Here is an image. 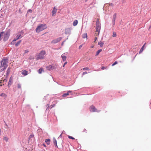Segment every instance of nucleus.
Returning <instances> with one entry per match:
<instances>
[{
  "instance_id": "f257e3e1",
  "label": "nucleus",
  "mask_w": 151,
  "mask_h": 151,
  "mask_svg": "<svg viewBox=\"0 0 151 151\" xmlns=\"http://www.w3.org/2000/svg\"><path fill=\"white\" fill-rule=\"evenodd\" d=\"M47 28V26L46 24H41L37 26L36 29V31L37 33H39Z\"/></svg>"
},
{
  "instance_id": "f03ea898",
  "label": "nucleus",
  "mask_w": 151,
  "mask_h": 151,
  "mask_svg": "<svg viewBox=\"0 0 151 151\" xmlns=\"http://www.w3.org/2000/svg\"><path fill=\"white\" fill-rule=\"evenodd\" d=\"M23 33L24 32L22 30L20 32H18L17 33V35L16 37L11 42V44H13L12 43L13 42L16 41L18 39L22 38L23 36Z\"/></svg>"
},
{
  "instance_id": "7ed1b4c3",
  "label": "nucleus",
  "mask_w": 151,
  "mask_h": 151,
  "mask_svg": "<svg viewBox=\"0 0 151 151\" xmlns=\"http://www.w3.org/2000/svg\"><path fill=\"white\" fill-rule=\"evenodd\" d=\"M1 65L0 67V68H2L4 67L5 68H6L8 66L7 64L8 63V60L7 59H4L2 60L1 62Z\"/></svg>"
},
{
  "instance_id": "20e7f679",
  "label": "nucleus",
  "mask_w": 151,
  "mask_h": 151,
  "mask_svg": "<svg viewBox=\"0 0 151 151\" xmlns=\"http://www.w3.org/2000/svg\"><path fill=\"white\" fill-rule=\"evenodd\" d=\"M10 34V29H9L4 34V38H3V40L4 41H7L9 38Z\"/></svg>"
},
{
  "instance_id": "39448f33",
  "label": "nucleus",
  "mask_w": 151,
  "mask_h": 151,
  "mask_svg": "<svg viewBox=\"0 0 151 151\" xmlns=\"http://www.w3.org/2000/svg\"><path fill=\"white\" fill-rule=\"evenodd\" d=\"M46 52L45 50H42L37 55V59H43L44 58V55L45 54Z\"/></svg>"
},
{
  "instance_id": "423d86ee",
  "label": "nucleus",
  "mask_w": 151,
  "mask_h": 151,
  "mask_svg": "<svg viewBox=\"0 0 151 151\" xmlns=\"http://www.w3.org/2000/svg\"><path fill=\"white\" fill-rule=\"evenodd\" d=\"M96 31L98 32L99 34L101 29V26L100 25L99 20L98 19L96 21Z\"/></svg>"
},
{
  "instance_id": "0eeeda50",
  "label": "nucleus",
  "mask_w": 151,
  "mask_h": 151,
  "mask_svg": "<svg viewBox=\"0 0 151 151\" xmlns=\"http://www.w3.org/2000/svg\"><path fill=\"white\" fill-rule=\"evenodd\" d=\"M63 38L62 37H60L57 39L52 40L51 41V43L53 44H56L59 42L60 40H61Z\"/></svg>"
},
{
  "instance_id": "6e6552de",
  "label": "nucleus",
  "mask_w": 151,
  "mask_h": 151,
  "mask_svg": "<svg viewBox=\"0 0 151 151\" xmlns=\"http://www.w3.org/2000/svg\"><path fill=\"white\" fill-rule=\"evenodd\" d=\"M90 111L91 112H95V111H96V112H99V111H97L96 110V108H95V107L93 105H92L91 106V108H90Z\"/></svg>"
},
{
  "instance_id": "1a4fd4ad",
  "label": "nucleus",
  "mask_w": 151,
  "mask_h": 151,
  "mask_svg": "<svg viewBox=\"0 0 151 151\" xmlns=\"http://www.w3.org/2000/svg\"><path fill=\"white\" fill-rule=\"evenodd\" d=\"M65 33L66 35H70L71 34L70 29L69 28L66 29L65 30Z\"/></svg>"
},
{
  "instance_id": "9d476101",
  "label": "nucleus",
  "mask_w": 151,
  "mask_h": 151,
  "mask_svg": "<svg viewBox=\"0 0 151 151\" xmlns=\"http://www.w3.org/2000/svg\"><path fill=\"white\" fill-rule=\"evenodd\" d=\"M67 53H65L61 55V57L63 61H65L66 60V55L67 54Z\"/></svg>"
},
{
  "instance_id": "9b49d317",
  "label": "nucleus",
  "mask_w": 151,
  "mask_h": 151,
  "mask_svg": "<svg viewBox=\"0 0 151 151\" xmlns=\"http://www.w3.org/2000/svg\"><path fill=\"white\" fill-rule=\"evenodd\" d=\"M46 68L47 70L49 71L52 70L53 69H54V67H53L52 65H50L46 67Z\"/></svg>"
},
{
  "instance_id": "f8f14e48",
  "label": "nucleus",
  "mask_w": 151,
  "mask_h": 151,
  "mask_svg": "<svg viewBox=\"0 0 151 151\" xmlns=\"http://www.w3.org/2000/svg\"><path fill=\"white\" fill-rule=\"evenodd\" d=\"M57 9H56L55 7H54L53 9L52 12V16H53V15L56 13L57 11Z\"/></svg>"
},
{
  "instance_id": "ddd939ff",
  "label": "nucleus",
  "mask_w": 151,
  "mask_h": 151,
  "mask_svg": "<svg viewBox=\"0 0 151 151\" xmlns=\"http://www.w3.org/2000/svg\"><path fill=\"white\" fill-rule=\"evenodd\" d=\"M12 77H11L10 78H9V81L8 82V87H10V86L12 84Z\"/></svg>"
},
{
  "instance_id": "4468645a",
  "label": "nucleus",
  "mask_w": 151,
  "mask_h": 151,
  "mask_svg": "<svg viewBox=\"0 0 151 151\" xmlns=\"http://www.w3.org/2000/svg\"><path fill=\"white\" fill-rule=\"evenodd\" d=\"M22 74L24 76H26L28 74V71L26 70H24L22 71Z\"/></svg>"
},
{
  "instance_id": "2eb2a0df",
  "label": "nucleus",
  "mask_w": 151,
  "mask_h": 151,
  "mask_svg": "<svg viewBox=\"0 0 151 151\" xmlns=\"http://www.w3.org/2000/svg\"><path fill=\"white\" fill-rule=\"evenodd\" d=\"M78 21L77 20H75L73 22V26H76L78 24Z\"/></svg>"
},
{
  "instance_id": "dca6fc26",
  "label": "nucleus",
  "mask_w": 151,
  "mask_h": 151,
  "mask_svg": "<svg viewBox=\"0 0 151 151\" xmlns=\"http://www.w3.org/2000/svg\"><path fill=\"white\" fill-rule=\"evenodd\" d=\"M10 68H8L6 70V75L7 76H8L10 73Z\"/></svg>"
},
{
  "instance_id": "f3484780",
  "label": "nucleus",
  "mask_w": 151,
  "mask_h": 151,
  "mask_svg": "<svg viewBox=\"0 0 151 151\" xmlns=\"http://www.w3.org/2000/svg\"><path fill=\"white\" fill-rule=\"evenodd\" d=\"M53 142L54 144L57 147H58V146L57 143V141L55 139V138L53 139Z\"/></svg>"
},
{
  "instance_id": "a211bd4d",
  "label": "nucleus",
  "mask_w": 151,
  "mask_h": 151,
  "mask_svg": "<svg viewBox=\"0 0 151 151\" xmlns=\"http://www.w3.org/2000/svg\"><path fill=\"white\" fill-rule=\"evenodd\" d=\"M116 13H115L113 16V19L112 21H115L116 19Z\"/></svg>"
},
{
  "instance_id": "6ab92c4d",
  "label": "nucleus",
  "mask_w": 151,
  "mask_h": 151,
  "mask_svg": "<svg viewBox=\"0 0 151 151\" xmlns=\"http://www.w3.org/2000/svg\"><path fill=\"white\" fill-rule=\"evenodd\" d=\"M102 50L101 49H100L98 50L96 52V54L95 55L96 56L98 55L99 54L100 52H101Z\"/></svg>"
},
{
  "instance_id": "aec40b11",
  "label": "nucleus",
  "mask_w": 151,
  "mask_h": 151,
  "mask_svg": "<svg viewBox=\"0 0 151 151\" xmlns=\"http://www.w3.org/2000/svg\"><path fill=\"white\" fill-rule=\"evenodd\" d=\"M50 139H46L45 140V142L48 145H49L50 143Z\"/></svg>"
},
{
  "instance_id": "412c9836",
  "label": "nucleus",
  "mask_w": 151,
  "mask_h": 151,
  "mask_svg": "<svg viewBox=\"0 0 151 151\" xmlns=\"http://www.w3.org/2000/svg\"><path fill=\"white\" fill-rule=\"evenodd\" d=\"M87 34L86 33H85L82 35V37L84 39L86 38H87Z\"/></svg>"
},
{
  "instance_id": "4be33fe9",
  "label": "nucleus",
  "mask_w": 151,
  "mask_h": 151,
  "mask_svg": "<svg viewBox=\"0 0 151 151\" xmlns=\"http://www.w3.org/2000/svg\"><path fill=\"white\" fill-rule=\"evenodd\" d=\"M22 41L21 40H19L18 41L15 45L16 47H17L20 44V43Z\"/></svg>"
},
{
  "instance_id": "5701e85b",
  "label": "nucleus",
  "mask_w": 151,
  "mask_h": 151,
  "mask_svg": "<svg viewBox=\"0 0 151 151\" xmlns=\"http://www.w3.org/2000/svg\"><path fill=\"white\" fill-rule=\"evenodd\" d=\"M0 96H1L4 97V98H5L7 96L4 93H1V94H0Z\"/></svg>"
},
{
  "instance_id": "b1692460",
  "label": "nucleus",
  "mask_w": 151,
  "mask_h": 151,
  "mask_svg": "<svg viewBox=\"0 0 151 151\" xmlns=\"http://www.w3.org/2000/svg\"><path fill=\"white\" fill-rule=\"evenodd\" d=\"M145 44H144L143 45V46H142V48H141L140 51H139V53H140L141 52H142L143 50V49H144V46H145Z\"/></svg>"
},
{
  "instance_id": "393cba45",
  "label": "nucleus",
  "mask_w": 151,
  "mask_h": 151,
  "mask_svg": "<svg viewBox=\"0 0 151 151\" xmlns=\"http://www.w3.org/2000/svg\"><path fill=\"white\" fill-rule=\"evenodd\" d=\"M104 44V43L102 42H99L98 43V45H100L101 47H102Z\"/></svg>"
},
{
  "instance_id": "a878e982",
  "label": "nucleus",
  "mask_w": 151,
  "mask_h": 151,
  "mask_svg": "<svg viewBox=\"0 0 151 151\" xmlns=\"http://www.w3.org/2000/svg\"><path fill=\"white\" fill-rule=\"evenodd\" d=\"M3 139L6 142H7L8 141L9 138H8L7 137H4Z\"/></svg>"
},
{
  "instance_id": "bb28decb",
  "label": "nucleus",
  "mask_w": 151,
  "mask_h": 151,
  "mask_svg": "<svg viewBox=\"0 0 151 151\" xmlns=\"http://www.w3.org/2000/svg\"><path fill=\"white\" fill-rule=\"evenodd\" d=\"M42 70H43L42 68H41L38 70V72L40 74L42 73Z\"/></svg>"
},
{
  "instance_id": "cd10ccee",
  "label": "nucleus",
  "mask_w": 151,
  "mask_h": 151,
  "mask_svg": "<svg viewBox=\"0 0 151 151\" xmlns=\"http://www.w3.org/2000/svg\"><path fill=\"white\" fill-rule=\"evenodd\" d=\"M68 94H69V93H68V92H67L66 93H65L63 94L62 95V96L63 97H66Z\"/></svg>"
},
{
  "instance_id": "c85d7f7f",
  "label": "nucleus",
  "mask_w": 151,
  "mask_h": 151,
  "mask_svg": "<svg viewBox=\"0 0 151 151\" xmlns=\"http://www.w3.org/2000/svg\"><path fill=\"white\" fill-rule=\"evenodd\" d=\"M1 68V69L0 70V71H1V72L3 71H4L6 69V68H5V67H3L2 68Z\"/></svg>"
},
{
  "instance_id": "c756f323",
  "label": "nucleus",
  "mask_w": 151,
  "mask_h": 151,
  "mask_svg": "<svg viewBox=\"0 0 151 151\" xmlns=\"http://www.w3.org/2000/svg\"><path fill=\"white\" fill-rule=\"evenodd\" d=\"M116 32H114L113 33L112 36L113 37H116Z\"/></svg>"
},
{
  "instance_id": "7c9ffc66",
  "label": "nucleus",
  "mask_w": 151,
  "mask_h": 151,
  "mask_svg": "<svg viewBox=\"0 0 151 151\" xmlns=\"http://www.w3.org/2000/svg\"><path fill=\"white\" fill-rule=\"evenodd\" d=\"M68 137L70 139H75L72 136H68Z\"/></svg>"
},
{
  "instance_id": "2f4dec72",
  "label": "nucleus",
  "mask_w": 151,
  "mask_h": 151,
  "mask_svg": "<svg viewBox=\"0 0 151 151\" xmlns=\"http://www.w3.org/2000/svg\"><path fill=\"white\" fill-rule=\"evenodd\" d=\"M118 63V62L117 61H116L112 65V66H113L114 65H115L117 64Z\"/></svg>"
},
{
  "instance_id": "473e14b6",
  "label": "nucleus",
  "mask_w": 151,
  "mask_h": 151,
  "mask_svg": "<svg viewBox=\"0 0 151 151\" xmlns=\"http://www.w3.org/2000/svg\"><path fill=\"white\" fill-rule=\"evenodd\" d=\"M106 68V67H104V66H103L101 68V69L102 70H103Z\"/></svg>"
},
{
  "instance_id": "72a5a7b5",
  "label": "nucleus",
  "mask_w": 151,
  "mask_h": 151,
  "mask_svg": "<svg viewBox=\"0 0 151 151\" xmlns=\"http://www.w3.org/2000/svg\"><path fill=\"white\" fill-rule=\"evenodd\" d=\"M17 87L18 88H21V85L19 84H18V85H17Z\"/></svg>"
},
{
  "instance_id": "f704fd0d",
  "label": "nucleus",
  "mask_w": 151,
  "mask_h": 151,
  "mask_svg": "<svg viewBox=\"0 0 151 151\" xmlns=\"http://www.w3.org/2000/svg\"><path fill=\"white\" fill-rule=\"evenodd\" d=\"M34 58L32 56H30L29 57V59L30 60H31L33 59Z\"/></svg>"
},
{
  "instance_id": "c9c22d12",
  "label": "nucleus",
  "mask_w": 151,
  "mask_h": 151,
  "mask_svg": "<svg viewBox=\"0 0 151 151\" xmlns=\"http://www.w3.org/2000/svg\"><path fill=\"white\" fill-rule=\"evenodd\" d=\"M32 10L30 9H28L27 11V12L32 13Z\"/></svg>"
},
{
  "instance_id": "e433bc0d",
  "label": "nucleus",
  "mask_w": 151,
  "mask_h": 151,
  "mask_svg": "<svg viewBox=\"0 0 151 151\" xmlns=\"http://www.w3.org/2000/svg\"><path fill=\"white\" fill-rule=\"evenodd\" d=\"M109 6H114V5L112 3H109Z\"/></svg>"
},
{
  "instance_id": "4c0bfd02",
  "label": "nucleus",
  "mask_w": 151,
  "mask_h": 151,
  "mask_svg": "<svg viewBox=\"0 0 151 151\" xmlns=\"http://www.w3.org/2000/svg\"><path fill=\"white\" fill-rule=\"evenodd\" d=\"M83 70H87L88 69V68L87 67L83 68Z\"/></svg>"
},
{
  "instance_id": "58836bf2",
  "label": "nucleus",
  "mask_w": 151,
  "mask_h": 151,
  "mask_svg": "<svg viewBox=\"0 0 151 151\" xmlns=\"http://www.w3.org/2000/svg\"><path fill=\"white\" fill-rule=\"evenodd\" d=\"M47 100V98L46 97H45L43 99V101L44 102L45 101Z\"/></svg>"
},
{
  "instance_id": "ea45409f",
  "label": "nucleus",
  "mask_w": 151,
  "mask_h": 151,
  "mask_svg": "<svg viewBox=\"0 0 151 151\" xmlns=\"http://www.w3.org/2000/svg\"><path fill=\"white\" fill-rule=\"evenodd\" d=\"M115 21H112V22L113 26H114L115 25Z\"/></svg>"
},
{
  "instance_id": "a19ab883",
  "label": "nucleus",
  "mask_w": 151,
  "mask_h": 151,
  "mask_svg": "<svg viewBox=\"0 0 151 151\" xmlns=\"http://www.w3.org/2000/svg\"><path fill=\"white\" fill-rule=\"evenodd\" d=\"M82 46H83V45H80L79 46V49H80L82 47Z\"/></svg>"
},
{
  "instance_id": "79ce46f5",
  "label": "nucleus",
  "mask_w": 151,
  "mask_h": 151,
  "mask_svg": "<svg viewBox=\"0 0 151 151\" xmlns=\"http://www.w3.org/2000/svg\"><path fill=\"white\" fill-rule=\"evenodd\" d=\"M29 51L28 50H25L24 52L25 53H27Z\"/></svg>"
},
{
  "instance_id": "37998d69",
  "label": "nucleus",
  "mask_w": 151,
  "mask_h": 151,
  "mask_svg": "<svg viewBox=\"0 0 151 151\" xmlns=\"http://www.w3.org/2000/svg\"><path fill=\"white\" fill-rule=\"evenodd\" d=\"M47 106H48V107H47V109H46L47 110V109H49V104H47Z\"/></svg>"
},
{
  "instance_id": "c03bdc74",
  "label": "nucleus",
  "mask_w": 151,
  "mask_h": 151,
  "mask_svg": "<svg viewBox=\"0 0 151 151\" xmlns=\"http://www.w3.org/2000/svg\"><path fill=\"white\" fill-rule=\"evenodd\" d=\"M67 63V62H65L64 63V65H63V67H64V66Z\"/></svg>"
},
{
  "instance_id": "a18cd8bd",
  "label": "nucleus",
  "mask_w": 151,
  "mask_h": 151,
  "mask_svg": "<svg viewBox=\"0 0 151 151\" xmlns=\"http://www.w3.org/2000/svg\"><path fill=\"white\" fill-rule=\"evenodd\" d=\"M87 73L86 72H83V75H84L86 74H87Z\"/></svg>"
},
{
  "instance_id": "49530a36",
  "label": "nucleus",
  "mask_w": 151,
  "mask_h": 151,
  "mask_svg": "<svg viewBox=\"0 0 151 151\" xmlns=\"http://www.w3.org/2000/svg\"><path fill=\"white\" fill-rule=\"evenodd\" d=\"M34 136V135L33 134H31L30 135L29 137L30 138H31L32 137Z\"/></svg>"
},
{
  "instance_id": "de8ad7c7",
  "label": "nucleus",
  "mask_w": 151,
  "mask_h": 151,
  "mask_svg": "<svg viewBox=\"0 0 151 151\" xmlns=\"http://www.w3.org/2000/svg\"><path fill=\"white\" fill-rule=\"evenodd\" d=\"M55 106V104H53L52 106L51 107V108H52V107H53Z\"/></svg>"
},
{
  "instance_id": "09e8293b",
  "label": "nucleus",
  "mask_w": 151,
  "mask_h": 151,
  "mask_svg": "<svg viewBox=\"0 0 151 151\" xmlns=\"http://www.w3.org/2000/svg\"><path fill=\"white\" fill-rule=\"evenodd\" d=\"M86 129H83V132H86Z\"/></svg>"
},
{
  "instance_id": "8fccbe9b",
  "label": "nucleus",
  "mask_w": 151,
  "mask_h": 151,
  "mask_svg": "<svg viewBox=\"0 0 151 151\" xmlns=\"http://www.w3.org/2000/svg\"><path fill=\"white\" fill-rule=\"evenodd\" d=\"M65 41V40L64 41H63V42H62V44H61L62 45H63V44L64 43Z\"/></svg>"
},
{
  "instance_id": "3c124183",
  "label": "nucleus",
  "mask_w": 151,
  "mask_h": 151,
  "mask_svg": "<svg viewBox=\"0 0 151 151\" xmlns=\"http://www.w3.org/2000/svg\"><path fill=\"white\" fill-rule=\"evenodd\" d=\"M62 136V134H60V135L59 136V137H61Z\"/></svg>"
},
{
  "instance_id": "603ef678",
  "label": "nucleus",
  "mask_w": 151,
  "mask_h": 151,
  "mask_svg": "<svg viewBox=\"0 0 151 151\" xmlns=\"http://www.w3.org/2000/svg\"><path fill=\"white\" fill-rule=\"evenodd\" d=\"M151 28V25H150V27H149V29H149V30H150V28Z\"/></svg>"
},
{
  "instance_id": "864d4df0",
  "label": "nucleus",
  "mask_w": 151,
  "mask_h": 151,
  "mask_svg": "<svg viewBox=\"0 0 151 151\" xmlns=\"http://www.w3.org/2000/svg\"><path fill=\"white\" fill-rule=\"evenodd\" d=\"M97 38L96 37H95V40H94V42L96 41V40H97Z\"/></svg>"
},
{
  "instance_id": "5fc2aeb1",
  "label": "nucleus",
  "mask_w": 151,
  "mask_h": 151,
  "mask_svg": "<svg viewBox=\"0 0 151 151\" xmlns=\"http://www.w3.org/2000/svg\"><path fill=\"white\" fill-rule=\"evenodd\" d=\"M72 92L71 91H68L67 92L69 93H71Z\"/></svg>"
},
{
  "instance_id": "6e6d98bb",
  "label": "nucleus",
  "mask_w": 151,
  "mask_h": 151,
  "mask_svg": "<svg viewBox=\"0 0 151 151\" xmlns=\"http://www.w3.org/2000/svg\"><path fill=\"white\" fill-rule=\"evenodd\" d=\"M43 145L44 147H46V145H45V144H43Z\"/></svg>"
},
{
  "instance_id": "4d7b16f0",
  "label": "nucleus",
  "mask_w": 151,
  "mask_h": 151,
  "mask_svg": "<svg viewBox=\"0 0 151 151\" xmlns=\"http://www.w3.org/2000/svg\"><path fill=\"white\" fill-rule=\"evenodd\" d=\"M93 47H94V46H93V45H92V46H91V48H93Z\"/></svg>"
},
{
  "instance_id": "13d9d810",
  "label": "nucleus",
  "mask_w": 151,
  "mask_h": 151,
  "mask_svg": "<svg viewBox=\"0 0 151 151\" xmlns=\"http://www.w3.org/2000/svg\"><path fill=\"white\" fill-rule=\"evenodd\" d=\"M5 125L7 127H8V125L6 123L5 124Z\"/></svg>"
},
{
  "instance_id": "bf43d9fd",
  "label": "nucleus",
  "mask_w": 151,
  "mask_h": 151,
  "mask_svg": "<svg viewBox=\"0 0 151 151\" xmlns=\"http://www.w3.org/2000/svg\"><path fill=\"white\" fill-rule=\"evenodd\" d=\"M64 132H65L64 131H63V132H62V133H63Z\"/></svg>"
},
{
  "instance_id": "052dcab7",
  "label": "nucleus",
  "mask_w": 151,
  "mask_h": 151,
  "mask_svg": "<svg viewBox=\"0 0 151 151\" xmlns=\"http://www.w3.org/2000/svg\"><path fill=\"white\" fill-rule=\"evenodd\" d=\"M68 37H67V38H66V40H67V39H68Z\"/></svg>"
},
{
  "instance_id": "680f3d73",
  "label": "nucleus",
  "mask_w": 151,
  "mask_h": 151,
  "mask_svg": "<svg viewBox=\"0 0 151 151\" xmlns=\"http://www.w3.org/2000/svg\"><path fill=\"white\" fill-rule=\"evenodd\" d=\"M88 0H86V1H87Z\"/></svg>"
}]
</instances>
